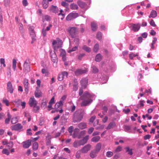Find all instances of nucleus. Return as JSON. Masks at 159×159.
Returning a JSON list of instances; mask_svg holds the SVG:
<instances>
[{"instance_id": "33", "label": "nucleus", "mask_w": 159, "mask_h": 159, "mask_svg": "<svg viewBox=\"0 0 159 159\" xmlns=\"http://www.w3.org/2000/svg\"><path fill=\"white\" fill-rule=\"evenodd\" d=\"M70 8L73 10H77L78 8V6L74 3L71 4L70 5Z\"/></svg>"}, {"instance_id": "19", "label": "nucleus", "mask_w": 159, "mask_h": 159, "mask_svg": "<svg viewBox=\"0 0 159 159\" xmlns=\"http://www.w3.org/2000/svg\"><path fill=\"white\" fill-rule=\"evenodd\" d=\"M77 4L81 8H86V9H87V8H86L87 5L85 2H82L81 1L79 0L77 2Z\"/></svg>"}, {"instance_id": "57", "label": "nucleus", "mask_w": 159, "mask_h": 159, "mask_svg": "<svg viewBox=\"0 0 159 159\" xmlns=\"http://www.w3.org/2000/svg\"><path fill=\"white\" fill-rule=\"evenodd\" d=\"M2 102L3 103L5 104L6 106H9V101L7 99L5 98H3L2 99Z\"/></svg>"}, {"instance_id": "45", "label": "nucleus", "mask_w": 159, "mask_h": 159, "mask_svg": "<svg viewBox=\"0 0 159 159\" xmlns=\"http://www.w3.org/2000/svg\"><path fill=\"white\" fill-rule=\"evenodd\" d=\"M80 40L78 37H75L74 39V42L75 43V44L77 45H78L79 44Z\"/></svg>"}, {"instance_id": "29", "label": "nucleus", "mask_w": 159, "mask_h": 159, "mask_svg": "<svg viewBox=\"0 0 159 159\" xmlns=\"http://www.w3.org/2000/svg\"><path fill=\"white\" fill-rule=\"evenodd\" d=\"M101 148V144L100 143H98L96 146L95 151L98 152Z\"/></svg>"}, {"instance_id": "51", "label": "nucleus", "mask_w": 159, "mask_h": 159, "mask_svg": "<svg viewBox=\"0 0 159 159\" xmlns=\"http://www.w3.org/2000/svg\"><path fill=\"white\" fill-rule=\"evenodd\" d=\"M78 47L77 46H75L74 47H73L72 49L69 50L68 51V53H70L72 52L75 51L77 50V49L78 48Z\"/></svg>"}, {"instance_id": "54", "label": "nucleus", "mask_w": 159, "mask_h": 159, "mask_svg": "<svg viewBox=\"0 0 159 159\" xmlns=\"http://www.w3.org/2000/svg\"><path fill=\"white\" fill-rule=\"evenodd\" d=\"M73 90L74 91H76L78 89V83L75 81V84L73 85Z\"/></svg>"}, {"instance_id": "4", "label": "nucleus", "mask_w": 159, "mask_h": 159, "mask_svg": "<svg viewBox=\"0 0 159 159\" xmlns=\"http://www.w3.org/2000/svg\"><path fill=\"white\" fill-rule=\"evenodd\" d=\"M79 129L78 128H76L74 130L73 134H72V136L73 138H77L80 139L81 138V134H84L85 131H82L80 133H79Z\"/></svg>"}, {"instance_id": "46", "label": "nucleus", "mask_w": 159, "mask_h": 159, "mask_svg": "<svg viewBox=\"0 0 159 159\" xmlns=\"http://www.w3.org/2000/svg\"><path fill=\"white\" fill-rule=\"evenodd\" d=\"M0 63L1 65H2L4 67L6 66V65L5 64V59L3 58H1L0 59Z\"/></svg>"}, {"instance_id": "48", "label": "nucleus", "mask_w": 159, "mask_h": 159, "mask_svg": "<svg viewBox=\"0 0 159 159\" xmlns=\"http://www.w3.org/2000/svg\"><path fill=\"white\" fill-rule=\"evenodd\" d=\"M99 46L98 44H96L95 45V46L93 48V51L94 52H98V50L99 49Z\"/></svg>"}, {"instance_id": "8", "label": "nucleus", "mask_w": 159, "mask_h": 159, "mask_svg": "<svg viewBox=\"0 0 159 159\" xmlns=\"http://www.w3.org/2000/svg\"><path fill=\"white\" fill-rule=\"evenodd\" d=\"M131 30L134 32L138 31L140 29V26L139 23L137 24H132L130 26Z\"/></svg>"}, {"instance_id": "3", "label": "nucleus", "mask_w": 159, "mask_h": 159, "mask_svg": "<svg viewBox=\"0 0 159 159\" xmlns=\"http://www.w3.org/2000/svg\"><path fill=\"white\" fill-rule=\"evenodd\" d=\"M62 42L59 39L57 38L56 40H54L52 43V46L55 50H57L58 48L62 46Z\"/></svg>"}, {"instance_id": "40", "label": "nucleus", "mask_w": 159, "mask_h": 159, "mask_svg": "<svg viewBox=\"0 0 159 159\" xmlns=\"http://www.w3.org/2000/svg\"><path fill=\"white\" fill-rule=\"evenodd\" d=\"M38 145L37 142H35L33 144L32 148L33 150H36L38 149Z\"/></svg>"}, {"instance_id": "13", "label": "nucleus", "mask_w": 159, "mask_h": 159, "mask_svg": "<svg viewBox=\"0 0 159 159\" xmlns=\"http://www.w3.org/2000/svg\"><path fill=\"white\" fill-rule=\"evenodd\" d=\"M29 104L31 107H34L37 104V102L34 97H31L29 100Z\"/></svg>"}, {"instance_id": "10", "label": "nucleus", "mask_w": 159, "mask_h": 159, "mask_svg": "<svg viewBox=\"0 0 159 159\" xmlns=\"http://www.w3.org/2000/svg\"><path fill=\"white\" fill-rule=\"evenodd\" d=\"M88 71L87 68L80 69L77 70L75 71V74L78 75L83 74L86 73Z\"/></svg>"}, {"instance_id": "43", "label": "nucleus", "mask_w": 159, "mask_h": 159, "mask_svg": "<svg viewBox=\"0 0 159 159\" xmlns=\"http://www.w3.org/2000/svg\"><path fill=\"white\" fill-rule=\"evenodd\" d=\"M74 127L72 126H70L68 129V131L70 133V135H72V133Z\"/></svg>"}, {"instance_id": "36", "label": "nucleus", "mask_w": 159, "mask_h": 159, "mask_svg": "<svg viewBox=\"0 0 159 159\" xmlns=\"http://www.w3.org/2000/svg\"><path fill=\"white\" fill-rule=\"evenodd\" d=\"M102 59V56L100 54H98L95 57V60L96 61H100Z\"/></svg>"}, {"instance_id": "20", "label": "nucleus", "mask_w": 159, "mask_h": 159, "mask_svg": "<svg viewBox=\"0 0 159 159\" xmlns=\"http://www.w3.org/2000/svg\"><path fill=\"white\" fill-rule=\"evenodd\" d=\"M89 136L87 135L84 137L82 139L80 140L81 145H83L85 144L87 142L89 139Z\"/></svg>"}, {"instance_id": "32", "label": "nucleus", "mask_w": 159, "mask_h": 159, "mask_svg": "<svg viewBox=\"0 0 159 159\" xmlns=\"http://www.w3.org/2000/svg\"><path fill=\"white\" fill-rule=\"evenodd\" d=\"M91 27L93 31H95L97 28V24L95 22H93L91 23Z\"/></svg>"}, {"instance_id": "14", "label": "nucleus", "mask_w": 159, "mask_h": 159, "mask_svg": "<svg viewBox=\"0 0 159 159\" xmlns=\"http://www.w3.org/2000/svg\"><path fill=\"white\" fill-rule=\"evenodd\" d=\"M31 141L30 139H28L22 143L23 147L25 148H28L31 145Z\"/></svg>"}, {"instance_id": "26", "label": "nucleus", "mask_w": 159, "mask_h": 159, "mask_svg": "<svg viewBox=\"0 0 159 159\" xmlns=\"http://www.w3.org/2000/svg\"><path fill=\"white\" fill-rule=\"evenodd\" d=\"M98 153V152H97L95 150L92 151L90 153V156L92 158H94L96 156L97 154Z\"/></svg>"}, {"instance_id": "30", "label": "nucleus", "mask_w": 159, "mask_h": 159, "mask_svg": "<svg viewBox=\"0 0 159 159\" xmlns=\"http://www.w3.org/2000/svg\"><path fill=\"white\" fill-rule=\"evenodd\" d=\"M115 125L116 124L114 122H111L109 124L106 129H109L111 128H113Z\"/></svg>"}, {"instance_id": "41", "label": "nucleus", "mask_w": 159, "mask_h": 159, "mask_svg": "<svg viewBox=\"0 0 159 159\" xmlns=\"http://www.w3.org/2000/svg\"><path fill=\"white\" fill-rule=\"evenodd\" d=\"M81 153H82L80 150L78 151L75 154L76 158H79L80 157Z\"/></svg>"}, {"instance_id": "61", "label": "nucleus", "mask_w": 159, "mask_h": 159, "mask_svg": "<svg viewBox=\"0 0 159 159\" xmlns=\"http://www.w3.org/2000/svg\"><path fill=\"white\" fill-rule=\"evenodd\" d=\"M55 98L54 97H53L52 98L49 102V104H53L55 103Z\"/></svg>"}, {"instance_id": "28", "label": "nucleus", "mask_w": 159, "mask_h": 159, "mask_svg": "<svg viewBox=\"0 0 159 159\" xmlns=\"http://www.w3.org/2000/svg\"><path fill=\"white\" fill-rule=\"evenodd\" d=\"M16 103L15 104L16 105V104H19L21 102V105L22 106V108L24 109L25 108V107L26 103L25 102H21L20 100H18L17 101L15 102Z\"/></svg>"}, {"instance_id": "9", "label": "nucleus", "mask_w": 159, "mask_h": 159, "mask_svg": "<svg viewBox=\"0 0 159 159\" xmlns=\"http://www.w3.org/2000/svg\"><path fill=\"white\" fill-rule=\"evenodd\" d=\"M91 148V146L89 144H88L84 146L80 150L82 153H86L90 150Z\"/></svg>"}, {"instance_id": "35", "label": "nucleus", "mask_w": 159, "mask_h": 159, "mask_svg": "<svg viewBox=\"0 0 159 159\" xmlns=\"http://www.w3.org/2000/svg\"><path fill=\"white\" fill-rule=\"evenodd\" d=\"M63 104L61 102H59L56 103L55 105V107L56 108H60V107H61Z\"/></svg>"}, {"instance_id": "49", "label": "nucleus", "mask_w": 159, "mask_h": 159, "mask_svg": "<svg viewBox=\"0 0 159 159\" xmlns=\"http://www.w3.org/2000/svg\"><path fill=\"white\" fill-rule=\"evenodd\" d=\"M102 110L103 111H102V113L103 115H105V113L107 112L108 110V108L106 106H104L102 108Z\"/></svg>"}, {"instance_id": "53", "label": "nucleus", "mask_w": 159, "mask_h": 159, "mask_svg": "<svg viewBox=\"0 0 159 159\" xmlns=\"http://www.w3.org/2000/svg\"><path fill=\"white\" fill-rule=\"evenodd\" d=\"M113 153L111 151L107 152L106 154V155L107 157H110L113 155Z\"/></svg>"}, {"instance_id": "22", "label": "nucleus", "mask_w": 159, "mask_h": 159, "mask_svg": "<svg viewBox=\"0 0 159 159\" xmlns=\"http://www.w3.org/2000/svg\"><path fill=\"white\" fill-rule=\"evenodd\" d=\"M50 11L54 13H56L58 12V9L56 6L52 5L50 8Z\"/></svg>"}, {"instance_id": "31", "label": "nucleus", "mask_w": 159, "mask_h": 159, "mask_svg": "<svg viewBox=\"0 0 159 159\" xmlns=\"http://www.w3.org/2000/svg\"><path fill=\"white\" fill-rule=\"evenodd\" d=\"M82 49L88 52H90L91 51V49L86 45H84L83 46Z\"/></svg>"}, {"instance_id": "63", "label": "nucleus", "mask_w": 159, "mask_h": 159, "mask_svg": "<svg viewBox=\"0 0 159 159\" xmlns=\"http://www.w3.org/2000/svg\"><path fill=\"white\" fill-rule=\"evenodd\" d=\"M46 31V30L44 29H43L42 30V34L44 37H45L46 36L47 33Z\"/></svg>"}, {"instance_id": "24", "label": "nucleus", "mask_w": 159, "mask_h": 159, "mask_svg": "<svg viewBox=\"0 0 159 159\" xmlns=\"http://www.w3.org/2000/svg\"><path fill=\"white\" fill-rule=\"evenodd\" d=\"M157 12L154 10H152L150 15L149 16V17L154 18L157 16Z\"/></svg>"}, {"instance_id": "12", "label": "nucleus", "mask_w": 159, "mask_h": 159, "mask_svg": "<svg viewBox=\"0 0 159 159\" xmlns=\"http://www.w3.org/2000/svg\"><path fill=\"white\" fill-rule=\"evenodd\" d=\"M68 73L64 71L61 74H59L58 77V79L59 81H62L64 78L67 77Z\"/></svg>"}, {"instance_id": "62", "label": "nucleus", "mask_w": 159, "mask_h": 159, "mask_svg": "<svg viewBox=\"0 0 159 159\" xmlns=\"http://www.w3.org/2000/svg\"><path fill=\"white\" fill-rule=\"evenodd\" d=\"M150 24L151 25L155 27L156 26V25L155 24L154 21L152 19L151 20L150 22Z\"/></svg>"}, {"instance_id": "59", "label": "nucleus", "mask_w": 159, "mask_h": 159, "mask_svg": "<svg viewBox=\"0 0 159 159\" xmlns=\"http://www.w3.org/2000/svg\"><path fill=\"white\" fill-rule=\"evenodd\" d=\"M43 19L47 21H49L50 20V17L48 15H45L43 17Z\"/></svg>"}, {"instance_id": "16", "label": "nucleus", "mask_w": 159, "mask_h": 159, "mask_svg": "<svg viewBox=\"0 0 159 159\" xmlns=\"http://www.w3.org/2000/svg\"><path fill=\"white\" fill-rule=\"evenodd\" d=\"M52 60L53 62H55L57 61V58L56 54L55 52H51L50 53Z\"/></svg>"}, {"instance_id": "18", "label": "nucleus", "mask_w": 159, "mask_h": 159, "mask_svg": "<svg viewBox=\"0 0 159 159\" xmlns=\"http://www.w3.org/2000/svg\"><path fill=\"white\" fill-rule=\"evenodd\" d=\"M30 70V67L28 63L25 61L24 65V70L25 72H28Z\"/></svg>"}, {"instance_id": "25", "label": "nucleus", "mask_w": 159, "mask_h": 159, "mask_svg": "<svg viewBox=\"0 0 159 159\" xmlns=\"http://www.w3.org/2000/svg\"><path fill=\"white\" fill-rule=\"evenodd\" d=\"M82 145H81L80 141L75 140L73 143V146L75 148H77L79 146Z\"/></svg>"}, {"instance_id": "47", "label": "nucleus", "mask_w": 159, "mask_h": 159, "mask_svg": "<svg viewBox=\"0 0 159 159\" xmlns=\"http://www.w3.org/2000/svg\"><path fill=\"white\" fill-rule=\"evenodd\" d=\"M138 56V54H135L133 53H132L129 54V57L130 59H133L134 57Z\"/></svg>"}, {"instance_id": "50", "label": "nucleus", "mask_w": 159, "mask_h": 159, "mask_svg": "<svg viewBox=\"0 0 159 159\" xmlns=\"http://www.w3.org/2000/svg\"><path fill=\"white\" fill-rule=\"evenodd\" d=\"M47 102L45 100H43L42 102L41 107L45 108L46 107Z\"/></svg>"}, {"instance_id": "2", "label": "nucleus", "mask_w": 159, "mask_h": 159, "mask_svg": "<svg viewBox=\"0 0 159 159\" xmlns=\"http://www.w3.org/2000/svg\"><path fill=\"white\" fill-rule=\"evenodd\" d=\"M84 116L83 112L81 110L76 111L74 113L73 118L74 122H79L82 119Z\"/></svg>"}, {"instance_id": "21", "label": "nucleus", "mask_w": 159, "mask_h": 159, "mask_svg": "<svg viewBox=\"0 0 159 159\" xmlns=\"http://www.w3.org/2000/svg\"><path fill=\"white\" fill-rule=\"evenodd\" d=\"M38 88L37 87L36 88V90L35 92V95L36 98H39L41 96L42 93L39 90Z\"/></svg>"}, {"instance_id": "17", "label": "nucleus", "mask_w": 159, "mask_h": 159, "mask_svg": "<svg viewBox=\"0 0 159 159\" xmlns=\"http://www.w3.org/2000/svg\"><path fill=\"white\" fill-rule=\"evenodd\" d=\"M7 89L8 92L11 93H13V89L12 88V84L10 82H8L7 83Z\"/></svg>"}, {"instance_id": "52", "label": "nucleus", "mask_w": 159, "mask_h": 159, "mask_svg": "<svg viewBox=\"0 0 159 159\" xmlns=\"http://www.w3.org/2000/svg\"><path fill=\"white\" fill-rule=\"evenodd\" d=\"M2 153L7 155H8L10 153L9 151L6 149H4L2 151Z\"/></svg>"}, {"instance_id": "64", "label": "nucleus", "mask_w": 159, "mask_h": 159, "mask_svg": "<svg viewBox=\"0 0 159 159\" xmlns=\"http://www.w3.org/2000/svg\"><path fill=\"white\" fill-rule=\"evenodd\" d=\"M66 98V96H63L61 98V100L60 101V102H61L63 104L64 103V101L65 100Z\"/></svg>"}, {"instance_id": "7", "label": "nucleus", "mask_w": 159, "mask_h": 159, "mask_svg": "<svg viewBox=\"0 0 159 159\" xmlns=\"http://www.w3.org/2000/svg\"><path fill=\"white\" fill-rule=\"evenodd\" d=\"M23 126L20 124L18 123L16 125H12L11 128L12 130L21 131L22 130Z\"/></svg>"}, {"instance_id": "23", "label": "nucleus", "mask_w": 159, "mask_h": 159, "mask_svg": "<svg viewBox=\"0 0 159 159\" xmlns=\"http://www.w3.org/2000/svg\"><path fill=\"white\" fill-rule=\"evenodd\" d=\"M78 126L80 129H83L86 128L87 125L85 123L81 122L79 124Z\"/></svg>"}, {"instance_id": "55", "label": "nucleus", "mask_w": 159, "mask_h": 159, "mask_svg": "<svg viewBox=\"0 0 159 159\" xmlns=\"http://www.w3.org/2000/svg\"><path fill=\"white\" fill-rule=\"evenodd\" d=\"M102 33L101 32H98L97 34V38L99 40H100L102 38Z\"/></svg>"}, {"instance_id": "37", "label": "nucleus", "mask_w": 159, "mask_h": 159, "mask_svg": "<svg viewBox=\"0 0 159 159\" xmlns=\"http://www.w3.org/2000/svg\"><path fill=\"white\" fill-rule=\"evenodd\" d=\"M18 122L17 117V116L13 117L11 120V123L12 124H15Z\"/></svg>"}, {"instance_id": "34", "label": "nucleus", "mask_w": 159, "mask_h": 159, "mask_svg": "<svg viewBox=\"0 0 159 159\" xmlns=\"http://www.w3.org/2000/svg\"><path fill=\"white\" fill-rule=\"evenodd\" d=\"M100 136H96L93 138L91 139V141L92 142H98L100 140Z\"/></svg>"}, {"instance_id": "11", "label": "nucleus", "mask_w": 159, "mask_h": 159, "mask_svg": "<svg viewBox=\"0 0 159 159\" xmlns=\"http://www.w3.org/2000/svg\"><path fill=\"white\" fill-rule=\"evenodd\" d=\"M68 31L72 38L75 37L76 31V29L75 27L69 28L68 29Z\"/></svg>"}, {"instance_id": "38", "label": "nucleus", "mask_w": 159, "mask_h": 159, "mask_svg": "<svg viewBox=\"0 0 159 159\" xmlns=\"http://www.w3.org/2000/svg\"><path fill=\"white\" fill-rule=\"evenodd\" d=\"M92 71L93 73H97L98 71V68L95 66H93L91 67Z\"/></svg>"}, {"instance_id": "27", "label": "nucleus", "mask_w": 159, "mask_h": 159, "mask_svg": "<svg viewBox=\"0 0 159 159\" xmlns=\"http://www.w3.org/2000/svg\"><path fill=\"white\" fill-rule=\"evenodd\" d=\"M48 1L47 0H43L42 2V4L43 8L45 9L47 8L48 7Z\"/></svg>"}, {"instance_id": "56", "label": "nucleus", "mask_w": 159, "mask_h": 159, "mask_svg": "<svg viewBox=\"0 0 159 159\" xmlns=\"http://www.w3.org/2000/svg\"><path fill=\"white\" fill-rule=\"evenodd\" d=\"M60 51L61 52L60 55L61 57L66 55V52L63 49H61Z\"/></svg>"}, {"instance_id": "39", "label": "nucleus", "mask_w": 159, "mask_h": 159, "mask_svg": "<svg viewBox=\"0 0 159 159\" xmlns=\"http://www.w3.org/2000/svg\"><path fill=\"white\" fill-rule=\"evenodd\" d=\"M16 61L15 59H13L12 61V68L14 71H15L16 67Z\"/></svg>"}, {"instance_id": "42", "label": "nucleus", "mask_w": 159, "mask_h": 159, "mask_svg": "<svg viewBox=\"0 0 159 159\" xmlns=\"http://www.w3.org/2000/svg\"><path fill=\"white\" fill-rule=\"evenodd\" d=\"M42 72L45 76H47L48 75V72L47 69H42Z\"/></svg>"}, {"instance_id": "5", "label": "nucleus", "mask_w": 159, "mask_h": 159, "mask_svg": "<svg viewBox=\"0 0 159 159\" xmlns=\"http://www.w3.org/2000/svg\"><path fill=\"white\" fill-rule=\"evenodd\" d=\"M29 31L32 39L31 43L32 44L36 40V35L34 31V27L33 26H30L29 28Z\"/></svg>"}, {"instance_id": "6", "label": "nucleus", "mask_w": 159, "mask_h": 159, "mask_svg": "<svg viewBox=\"0 0 159 159\" xmlns=\"http://www.w3.org/2000/svg\"><path fill=\"white\" fill-rule=\"evenodd\" d=\"M79 16V14L77 13H70L66 17V20H70L75 19Z\"/></svg>"}, {"instance_id": "60", "label": "nucleus", "mask_w": 159, "mask_h": 159, "mask_svg": "<svg viewBox=\"0 0 159 159\" xmlns=\"http://www.w3.org/2000/svg\"><path fill=\"white\" fill-rule=\"evenodd\" d=\"M126 151L128 152V153L130 155L132 154V149H130L129 148L127 147L126 148Z\"/></svg>"}, {"instance_id": "44", "label": "nucleus", "mask_w": 159, "mask_h": 159, "mask_svg": "<svg viewBox=\"0 0 159 159\" xmlns=\"http://www.w3.org/2000/svg\"><path fill=\"white\" fill-rule=\"evenodd\" d=\"M24 87L25 89H28V80L27 79H25L24 80Z\"/></svg>"}, {"instance_id": "1", "label": "nucleus", "mask_w": 159, "mask_h": 159, "mask_svg": "<svg viewBox=\"0 0 159 159\" xmlns=\"http://www.w3.org/2000/svg\"><path fill=\"white\" fill-rule=\"evenodd\" d=\"M95 98L94 95L91 94L88 92H85L83 96L80 98V99L83 100L81 104V106H88L92 102L93 100Z\"/></svg>"}, {"instance_id": "58", "label": "nucleus", "mask_w": 159, "mask_h": 159, "mask_svg": "<svg viewBox=\"0 0 159 159\" xmlns=\"http://www.w3.org/2000/svg\"><path fill=\"white\" fill-rule=\"evenodd\" d=\"M19 30L20 31V32H22L23 31V25L21 23H20L19 24Z\"/></svg>"}, {"instance_id": "15", "label": "nucleus", "mask_w": 159, "mask_h": 159, "mask_svg": "<svg viewBox=\"0 0 159 159\" xmlns=\"http://www.w3.org/2000/svg\"><path fill=\"white\" fill-rule=\"evenodd\" d=\"M88 83V79L86 78L82 79L80 83L83 88H85L87 86Z\"/></svg>"}]
</instances>
